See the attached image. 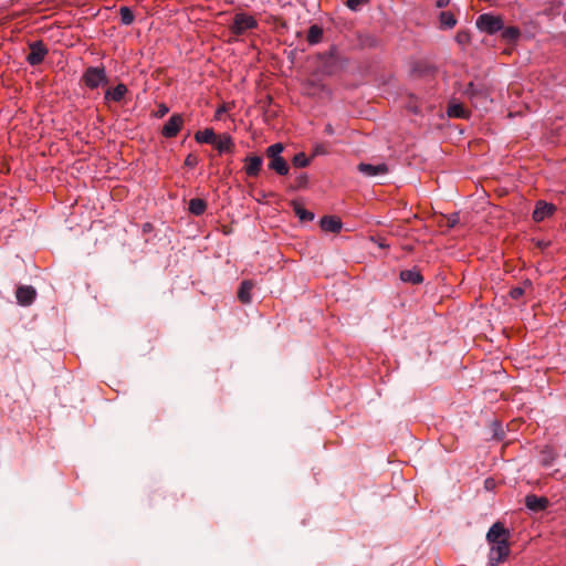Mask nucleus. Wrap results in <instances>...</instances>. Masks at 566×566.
Segmentation results:
<instances>
[{"label": "nucleus", "instance_id": "1", "mask_svg": "<svg viewBox=\"0 0 566 566\" xmlns=\"http://www.w3.org/2000/svg\"><path fill=\"white\" fill-rule=\"evenodd\" d=\"M284 146L281 143L269 146L265 156L269 159L268 167L277 175L285 176L289 172L287 161L281 156Z\"/></svg>", "mask_w": 566, "mask_h": 566}, {"label": "nucleus", "instance_id": "2", "mask_svg": "<svg viewBox=\"0 0 566 566\" xmlns=\"http://www.w3.org/2000/svg\"><path fill=\"white\" fill-rule=\"evenodd\" d=\"M259 25L258 20L245 12H238L233 17L230 31L232 34L240 36L247 33L249 30H254Z\"/></svg>", "mask_w": 566, "mask_h": 566}, {"label": "nucleus", "instance_id": "3", "mask_svg": "<svg viewBox=\"0 0 566 566\" xmlns=\"http://www.w3.org/2000/svg\"><path fill=\"white\" fill-rule=\"evenodd\" d=\"M476 28L488 34H494L504 27L503 19L500 15L491 13L480 14L476 19Z\"/></svg>", "mask_w": 566, "mask_h": 566}, {"label": "nucleus", "instance_id": "4", "mask_svg": "<svg viewBox=\"0 0 566 566\" xmlns=\"http://www.w3.org/2000/svg\"><path fill=\"white\" fill-rule=\"evenodd\" d=\"M85 86L91 90L97 88L101 85L107 84V76L104 67L91 66L87 67L82 77Z\"/></svg>", "mask_w": 566, "mask_h": 566}, {"label": "nucleus", "instance_id": "5", "mask_svg": "<svg viewBox=\"0 0 566 566\" xmlns=\"http://www.w3.org/2000/svg\"><path fill=\"white\" fill-rule=\"evenodd\" d=\"M490 545L489 563L491 566H496L500 563H503L510 555V544L507 539Z\"/></svg>", "mask_w": 566, "mask_h": 566}, {"label": "nucleus", "instance_id": "6", "mask_svg": "<svg viewBox=\"0 0 566 566\" xmlns=\"http://www.w3.org/2000/svg\"><path fill=\"white\" fill-rule=\"evenodd\" d=\"M48 54V49L42 41H36L30 44V52L27 55V62L34 66L43 62Z\"/></svg>", "mask_w": 566, "mask_h": 566}, {"label": "nucleus", "instance_id": "7", "mask_svg": "<svg viewBox=\"0 0 566 566\" xmlns=\"http://www.w3.org/2000/svg\"><path fill=\"white\" fill-rule=\"evenodd\" d=\"M184 126V118L180 114H174L163 126L161 135L166 138H172L178 135Z\"/></svg>", "mask_w": 566, "mask_h": 566}, {"label": "nucleus", "instance_id": "8", "mask_svg": "<svg viewBox=\"0 0 566 566\" xmlns=\"http://www.w3.org/2000/svg\"><path fill=\"white\" fill-rule=\"evenodd\" d=\"M556 211V207L553 203L539 200L536 202L532 218L535 222H542L546 218H549Z\"/></svg>", "mask_w": 566, "mask_h": 566}, {"label": "nucleus", "instance_id": "9", "mask_svg": "<svg viewBox=\"0 0 566 566\" xmlns=\"http://www.w3.org/2000/svg\"><path fill=\"white\" fill-rule=\"evenodd\" d=\"M507 539V531L505 530L504 525L500 522L494 523L488 534H486V541L489 544L497 543L501 541Z\"/></svg>", "mask_w": 566, "mask_h": 566}, {"label": "nucleus", "instance_id": "10", "mask_svg": "<svg viewBox=\"0 0 566 566\" xmlns=\"http://www.w3.org/2000/svg\"><path fill=\"white\" fill-rule=\"evenodd\" d=\"M18 303L23 306L31 305L36 296V292L32 286H19L15 293Z\"/></svg>", "mask_w": 566, "mask_h": 566}, {"label": "nucleus", "instance_id": "11", "mask_svg": "<svg viewBox=\"0 0 566 566\" xmlns=\"http://www.w3.org/2000/svg\"><path fill=\"white\" fill-rule=\"evenodd\" d=\"M319 226L325 232L338 233L342 230L343 223L338 217L325 216L321 219Z\"/></svg>", "mask_w": 566, "mask_h": 566}, {"label": "nucleus", "instance_id": "12", "mask_svg": "<svg viewBox=\"0 0 566 566\" xmlns=\"http://www.w3.org/2000/svg\"><path fill=\"white\" fill-rule=\"evenodd\" d=\"M220 154L232 153L234 149V143L230 135H217L216 140L212 145Z\"/></svg>", "mask_w": 566, "mask_h": 566}, {"label": "nucleus", "instance_id": "13", "mask_svg": "<svg viewBox=\"0 0 566 566\" xmlns=\"http://www.w3.org/2000/svg\"><path fill=\"white\" fill-rule=\"evenodd\" d=\"M263 159L260 156L251 155L244 159V170L249 176H255L261 171Z\"/></svg>", "mask_w": 566, "mask_h": 566}, {"label": "nucleus", "instance_id": "14", "mask_svg": "<svg viewBox=\"0 0 566 566\" xmlns=\"http://www.w3.org/2000/svg\"><path fill=\"white\" fill-rule=\"evenodd\" d=\"M525 505L531 511L539 512L548 506V500L544 496L530 494L525 497Z\"/></svg>", "mask_w": 566, "mask_h": 566}, {"label": "nucleus", "instance_id": "15", "mask_svg": "<svg viewBox=\"0 0 566 566\" xmlns=\"http://www.w3.org/2000/svg\"><path fill=\"white\" fill-rule=\"evenodd\" d=\"M358 170L361 174L368 175L370 177L377 176V175H386L389 172L388 167L385 164H378V165L360 164L358 166Z\"/></svg>", "mask_w": 566, "mask_h": 566}, {"label": "nucleus", "instance_id": "16", "mask_svg": "<svg viewBox=\"0 0 566 566\" xmlns=\"http://www.w3.org/2000/svg\"><path fill=\"white\" fill-rule=\"evenodd\" d=\"M126 93H127L126 85L123 84V83H119L115 87L108 88L105 92V96L104 97H105L106 101H112V102L119 103V102L123 101V98L125 97Z\"/></svg>", "mask_w": 566, "mask_h": 566}, {"label": "nucleus", "instance_id": "17", "mask_svg": "<svg viewBox=\"0 0 566 566\" xmlns=\"http://www.w3.org/2000/svg\"><path fill=\"white\" fill-rule=\"evenodd\" d=\"M291 207L293 208V211L295 216L300 219V221H312L314 219V213L306 210L304 208V205L301 200L295 199L291 201Z\"/></svg>", "mask_w": 566, "mask_h": 566}, {"label": "nucleus", "instance_id": "18", "mask_svg": "<svg viewBox=\"0 0 566 566\" xmlns=\"http://www.w3.org/2000/svg\"><path fill=\"white\" fill-rule=\"evenodd\" d=\"M217 134L212 128H206L203 130H198L195 134V139L199 144H209L213 145V142L216 140Z\"/></svg>", "mask_w": 566, "mask_h": 566}, {"label": "nucleus", "instance_id": "19", "mask_svg": "<svg viewBox=\"0 0 566 566\" xmlns=\"http://www.w3.org/2000/svg\"><path fill=\"white\" fill-rule=\"evenodd\" d=\"M253 289V283L251 281H243L240 285L238 292V298L243 304H248L251 302V291Z\"/></svg>", "mask_w": 566, "mask_h": 566}, {"label": "nucleus", "instance_id": "20", "mask_svg": "<svg viewBox=\"0 0 566 566\" xmlns=\"http://www.w3.org/2000/svg\"><path fill=\"white\" fill-rule=\"evenodd\" d=\"M447 114L449 117L453 118H465L468 116V111L460 103H450Z\"/></svg>", "mask_w": 566, "mask_h": 566}, {"label": "nucleus", "instance_id": "21", "mask_svg": "<svg viewBox=\"0 0 566 566\" xmlns=\"http://www.w3.org/2000/svg\"><path fill=\"white\" fill-rule=\"evenodd\" d=\"M188 209L190 213L195 216H201L207 209V203L203 199L193 198L189 201Z\"/></svg>", "mask_w": 566, "mask_h": 566}, {"label": "nucleus", "instance_id": "22", "mask_svg": "<svg viewBox=\"0 0 566 566\" xmlns=\"http://www.w3.org/2000/svg\"><path fill=\"white\" fill-rule=\"evenodd\" d=\"M400 279L403 282L412 283V284H419L422 282V276L418 271L415 270H405L400 273Z\"/></svg>", "mask_w": 566, "mask_h": 566}, {"label": "nucleus", "instance_id": "23", "mask_svg": "<svg viewBox=\"0 0 566 566\" xmlns=\"http://www.w3.org/2000/svg\"><path fill=\"white\" fill-rule=\"evenodd\" d=\"M323 30L317 24H313L310 27L307 32V42L310 44H316L322 40Z\"/></svg>", "mask_w": 566, "mask_h": 566}, {"label": "nucleus", "instance_id": "24", "mask_svg": "<svg viewBox=\"0 0 566 566\" xmlns=\"http://www.w3.org/2000/svg\"><path fill=\"white\" fill-rule=\"evenodd\" d=\"M521 32L516 27H507L502 29V39L507 42H515L520 38Z\"/></svg>", "mask_w": 566, "mask_h": 566}, {"label": "nucleus", "instance_id": "25", "mask_svg": "<svg viewBox=\"0 0 566 566\" xmlns=\"http://www.w3.org/2000/svg\"><path fill=\"white\" fill-rule=\"evenodd\" d=\"M440 24L442 28L451 29L457 24V20L454 15L449 11H443L440 13Z\"/></svg>", "mask_w": 566, "mask_h": 566}, {"label": "nucleus", "instance_id": "26", "mask_svg": "<svg viewBox=\"0 0 566 566\" xmlns=\"http://www.w3.org/2000/svg\"><path fill=\"white\" fill-rule=\"evenodd\" d=\"M555 460V453L552 449L546 447L541 453V463L544 467H549Z\"/></svg>", "mask_w": 566, "mask_h": 566}, {"label": "nucleus", "instance_id": "27", "mask_svg": "<svg viewBox=\"0 0 566 566\" xmlns=\"http://www.w3.org/2000/svg\"><path fill=\"white\" fill-rule=\"evenodd\" d=\"M120 21L125 25H129L134 21V13L128 7H122L119 10Z\"/></svg>", "mask_w": 566, "mask_h": 566}, {"label": "nucleus", "instance_id": "28", "mask_svg": "<svg viewBox=\"0 0 566 566\" xmlns=\"http://www.w3.org/2000/svg\"><path fill=\"white\" fill-rule=\"evenodd\" d=\"M310 158L304 153H298L294 155L292 159V164L294 167L304 168L308 165Z\"/></svg>", "mask_w": 566, "mask_h": 566}, {"label": "nucleus", "instance_id": "29", "mask_svg": "<svg viewBox=\"0 0 566 566\" xmlns=\"http://www.w3.org/2000/svg\"><path fill=\"white\" fill-rule=\"evenodd\" d=\"M370 0H347L346 1V6L352 10V11H357L359 10L363 6H366L369 3Z\"/></svg>", "mask_w": 566, "mask_h": 566}, {"label": "nucleus", "instance_id": "30", "mask_svg": "<svg viewBox=\"0 0 566 566\" xmlns=\"http://www.w3.org/2000/svg\"><path fill=\"white\" fill-rule=\"evenodd\" d=\"M459 220H460L459 214L452 213L449 217H447V226L449 228H453L459 223Z\"/></svg>", "mask_w": 566, "mask_h": 566}, {"label": "nucleus", "instance_id": "31", "mask_svg": "<svg viewBox=\"0 0 566 566\" xmlns=\"http://www.w3.org/2000/svg\"><path fill=\"white\" fill-rule=\"evenodd\" d=\"M230 109V106L226 103H223L222 105H220L217 111H216V114H214V117L216 119H220L222 114H224L226 112H228Z\"/></svg>", "mask_w": 566, "mask_h": 566}, {"label": "nucleus", "instance_id": "32", "mask_svg": "<svg viewBox=\"0 0 566 566\" xmlns=\"http://www.w3.org/2000/svg\"><path fill=\"white\" fill-rule=\"evenodd\" d=\"M524 294V290L522 287H514L510 291V295L512 298L517 300Z\"/></svg>", "mask_w": 566, "mask_h": 566}, {"label": "nucleus", "instance_id": "33", "mask_svg": "<svg viewBox=\"0 0 566 566\" xmlns=\"http://www.w3.org/2000/svg\"><path fill=\"white\" fill-rule=\"evenodd\" d=\"M169 112V108L165 104H160L156 112L157 117H164Z\"/></svg>", "mask_w": 566, "mask_h": 566}, {"label": "nucleus", "instance_id": "34", "mask_svg": "<svg viewBox=\"0 0 566 566\" xmlns=\"http://www.w3.org/2000/svg\"><path fill=\"white\" fill-rule=\"evenodd\" d=\"M438 8H444L449 4L450 0H434Z\"/></svg>", "mask_w": 566, "mask_h": 566}, {"label": "nucleus", "instance_id": "35", "mask_svg": "<svg viewBox=\"0 0 566 566\" xmlns=\"http://www.w3.org/2000/svg\"><path fill=\"white\" fill-rule=\"evenodd\" d=\"M321 154H325V148L323 145H318L314 148V155H321Z\"/></svg>", "mask_w": 566, "mask_h": 566}, {"label": "nucleus", "instance_id": "36", "mask_svg": "<svg viewBox=\"0 0 566 566\" xmlns=\"http://www.w3.org/2000/svg\"><path fill=\"white\" fill-rule=\"evenodd\" d=\"M484 484L488 490H491L494 486V481L492 479H486Z\"/></svg>", "mask_w": 566, "mask_h": 566}]
</instances>
